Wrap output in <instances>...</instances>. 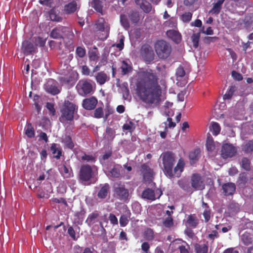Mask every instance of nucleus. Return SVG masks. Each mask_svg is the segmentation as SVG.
I'll use <instances>...</instances> for the list:
<instances>
[{
  "instance_id": "34",
  "label": "nucleus",
  "mask_w": 253,
  "mask_h": 253,
  "mask_svg": "<svg viewBox=\"0 0 253 253\" xmlns=\"http://www.w3.org/2000/svg\"><path fill=\"white\" fill-rule=\"evenodd\" d=\"M242 241L246 246L252 244L253 241L252 235L247 232H245L242 236Z\"/></svg>"
},
{
  "instance_id": "26",
  "label": "nucleus",
  "mask_w": 253,
  "mask_h": 253,
  "mask_svg": "<svg viewBox=\"0 0 253 253\" xmlns=\"http://www.w3.org/2000/svg\"><path fill=\"white\" fill-rule=\"evenodd\" d=\"M128 17L132 24L136 25L139 22L141 16L138 11L131 10L128 13Z\"/></svg>"
},
{
  "instance_id": "24",
  "label": "nucleus",
  "mask_w": 253,
  "mask_h": 253,
  "mask_svg": "<svg viewBox=\"0 0 253 253\" xmlns=\"http://www.w3.org/2000/svg\"><path fill=\"white\" fill-rule=\"evenodd\" d=\"M135 3L145 13H149L152 9L151 4L145 0H135Z\"/></svg>"
},
{
  "instance_id": "40",
  "label": "nucleus",
  "mask_w": 253,
  "mask_h": 253,
  "mask_svg": "<svg viewBox=\"0 0 253 253\" xmlns=\"http://www.w3.org/2000/svg\"><path fill=\"white\" fill-rule=\"evenodd\" d=\"M120 22L122 26L126 29L128 30L130 27V24L128 18L125 14H121L120 16Z\"/></svg>"
},
{
  "instance_id": "14",
  "label": "nucleus",
  "mask_w": 253,
  "mask_h": 253,
  "mask_svg": "<svg viewBox=\"0 0 253 253\" xmlns=\"http://www.w3.org/2000/svg\"><path fill=\"white\" fill-rule=\"evenodd\" d=\"M97 102L98 101L96 98L94 96H92L84 99L83 101L82 105L84 109L87 110H91L95 108Z\"/></svg>"
},
{
  "instance_id": "46",
  "label": "nucleus",
  "mask_w": 253,
  "mask_h": 253,
  "mask_svg": "<svg viewBox=\"0 0 253 253\" xmlns=\"http://www.w3.org/2000/svg\"><path fill=\"white\" fill-rule=\"evenodd\" d=\"M200 38V33L193 34L191 37L193 47L195 48L199 46V42Z\"/></svg>"
},
{
  "instance_id": "43",
  "label": "nucleus",
  "mask_w": 253,
  "mask_h": 253,
  "mask_svg": "<svg viewBox=\"0 0 253 253\" xmlns=\"http://www.w3.org/2000/svg\"><path fill=\"white\" fill-rule=\"evenodd\" d=\"M121 69L122 74L123 75H126L131 71L132 67L131 66L128 65L126 61L124 60L122 62Z\"/></svg>"
},
{
  "instance_id": "7",
  "label": "nucleus",
  "mask_w": 253,
  "mask_h": 253,
  "mask_svg": "<svg viewBox=\"0 0 253 253\" xmlns=\"http://www.w3.org/2000/svg\"><path fill=\"white\" fill-rule=\"evenodd\" d=\"M93 176V170L88 165L81 166L79 174V179L84 185L89 184L88 182Z\"/></svg>"
},
{
  "instance_id": "8",
  "label": "nucleus",
  "mask_w": 253,
  "mask_h": 253,
  "mask_svg": "<svg viewBox=\"0 0 253 253\" xmlns=\"http://www.w3.org/2000/svg\"><path fill=\"white\" fill-rule=\"evenodd\" d=\"M50 37L55 39H63L64 36H71L74 35L72 31L68 27L60 26L52 30L50 34Z\"/></svg>"
},
{
  "instance_id": "9",
  "label": "nucleus",
  "mask_w": 253,
  "mask_h": 253,
  "mask_svg": "<svg viewBox=\"0 0 253 253\" xmlns=\"http://www.w3.org/2000/svg\"><path fill=\"white\" fill-rule=\"evenodd\" d=\"M96 29L99 31L104 32V34L99 37V39L104 41L107 39L109 34V26L104 19L101 18L99 19L95 23Z\"/></svg>"
},
{
  "instance_id": "15",
  "label": "nucleus",
  "mask_w": 253,
  "mask_h": 253,
  "mask_svg": "<svg viewBox=\"0 0 253 253\" xmlns=\"http://www.w3.org/2000/svg\"><path fill=\"white\" fill-rule=\"evenodd\" d=\"M79 9L80 6L78 5L77 1L73 0L64 5L63 12L67 15H70L78 11Z\"/></svg>"
},
{
  "instance_id": "22",
  "label": "nucleus",
  "mask_w": 253,
  "mask_h": 253,
  "mask_svg": "<svg viewBox=\"0 0 253 253\" xmlns=\"http://www.w3.org/2000/svg\"><path fill=\"white\" fill-rule=\"evenodd\" d=\"M141 198L150 201H154L156 200L155 191L147 188L145 189L142 193Z\"/></svg>"
},
{
  "instance_id": "30",
  "label": "nucleus",
  "mask_w": 253,
  "mask_h": 253,
  "mask_svg": "<svg viewBox=\"0 0 253 253\" xmlns=\"http://www.w3.org/2000/svg\"><path fill=\"white\" fill-rule=\"evenodd\" d=\"M108 79L107 74L104 72H100L97 73L95 77V79L97 83L100 85H102L105 83Z\"/></svg>"
},
{
  "instance_id": "29",
  "label": "nucleus",
  "mask_w": 253,
  "mask_h": 253,
  "mask_svg": "<svg viewBox=\"0 0 253 253\" xmlns=\"http://www.w3.org/2000/svg\"><path fill=\"white\" fill-rule=\"evenodd\" d=\"M187 223L192 228H196L199 224V220L194 214H190L188 216Z\"/></svg>"
},
{
  "instance_id": "18",
  "label": "nucleus",
  "mask_w": 253,
  "mask_h": 253,
  "mask_svg": "<svg viewBox=\"0 0 253 253\" xmlns=\"http://www.w3.org/2000/svg\"><path fill=\"white\" fill-rule=\"evenodd\" d=\"M45 89L46 92L52 95H56L60 92V90L56 85V84L52 80L48 81L45 84Z\"/></svg>"
},
{
  "instance_id": "23",
  "label": "nucleus",
  "mask_w": 253,
  "mask_h": 253,
  "mask_svg": "<svg viewBox=\"0 0 253 253\" xmlns=\"http://www.w3.org/2000/svg\"><path fill=\"white\" fill-rule=\"evenodd\" d=\"M178 186L187 192H192L193 190L190 186L189 180L186 178H182L177 182Z\"/></svg>"
},
{
  "instance_id": "59",
  "label": "nucleus",
  "mask_w": 253,
  "mask_h": 253,
  "mask_svg": "<svg viewBox=\"0 0 253 253\" xmlns=\"http://www.w3.org/2000/svg\"><path fill=\"white\" fill-rule=\"evenodd\" d=\"M232 76L234 79L237 81H241L243 79V77L240 73L236 72L235 71H233L232 72Z\"/></svg>"
},
{
  "instance_id": "58",
  "label": "nucleus",
  "mask_w": 253,
  "mask_h": 253,
  "mask_svg": "<svg viewBox=\"0 0 253 253\" xmlns=\"http://www.w3.org/2000/svg\"><path fill=\"white\" fill-rule=\"evenodd\" d=\"M68 233L73 240H77V238L76 237V232L74 228L72 226H70L68 229Z\"/></svg>"
},
{
  "instance_id": "6",
  "label": "nucleus",
  "mask_w": 253,
  "mask_h": 253,
  "mask_svg": "<svg viewBox=\"0 0 253 253\" xmlns=\"http://www.w3.org/2000/svg\"><path fill=\"white\" fill-rule=\"evenodd\" d=\"M92 81L88 79L81 80L79 81L76 88L79 94L85 96L93 92Z\"/></svg>"
},
{
  "instance_id": "4",
  "label": "nucleus",
  "mask_w": 253,
  "mask_h": 253,
  "mask_svg": "<svg viewBox=\"0 0 253 253\" xmlns=\"http://www.w3.org/2000/svg\"><path fill=\"white\" fill-rule=\"evenodd\" d=\"M154 48L158 57L161 59H167L171 52L170 44L163 40L157 41L155 43Z\"/></svg>"
},
{
  "instance_id": "13",
  "label": "nucleus",
  "mask_w": 253,
  "mask_h": 253,
  "mask_svg": "<svg viewBox=\"0 0 253 253\" xmlns=\"http://www.w3.org/2000/svg\"><path fill=\"white\" fill-rule=\"evenodd\" d=\"M141 171L143 174V180L145 181H151L153 176V170L147 164L141 166Z\"/></svg>"
},
{
  "instance_id": "25",
  "label": "nucleus",
  "mask_w": 253,
  "mask_h": 253,
  "mask_svg": "<svg viewBox=\"0 0 253 253\" xmlns=\"http://www.w3.org/2000/svg\"><path fill=\"white\" fill-rule=\"evenodd\" d=\"M50 150L54 158L56 159L60 158L62 155V149L59 144L56 143L51 144Z\"/></svg>"
},
{
  "instance_id": "5",
  "label": "nucleus",
  "mask_w": 253,
  "mask_h": 253,
  "mask_svg": "<svg viewBox=\"0 0 253 253\" xmlns=\"http://www.w3.org/2000/svg\"><path fill=\"white\" fill-rule=\"evenodd\" d=\"M114 196L121 201H126L128 199L129 191L121 182H116L113 185Z\"/></svg>"
},
{
  "instance_id": "28",
  "label": "nucleus",
  "mask_w": 253,
  "mask_h": 253,
  "mask_svg": "<svg viewBox=\"0 0 253 253\" xmlns=\"http://www.w3.org/2000/svg\"><path fill=\"white\" fill-rule=\"evenodd\" d=\"M224 1L225 0H217V1L213 4L212 9L210 11V12L215 14H219L222 8V4L223 3Z\"/></svg>"
},
{
  "instance_id": "20",
  "label": "nucleus",
  "mask_w": 253,
  "mask_h": 253,
  "mask_svg": "<svg viewBox=\"0 0 253 253\" xmlns=\"http://www.w3.org/2000/svg\"><path fill=\"white\" fill-rule=\"evenodd\" d=\"M202 208L204 209L203 215L205 222H208L211 216V211L208 204L204 201H202Z\"/></svg>"
},
{
  "instance_id": "12",
  "label": "nucleus",
  "mask_w": 253,
  "mask_h": 253,
  "mask_svg": "<svg viewBox=\"0 0 253 253\" xmlns=\"http://www.w3.org/2000/svg\"><path fill=\"white\" fill-rule=\"evenodd\" d=\"M221 152L222 157L226 159L234 156L236 153V149L232 144H225L222 146Z\"/></svg>"
},
{
  "instance_id": "49",
  "label": "nucleus",
  "mask_w": 253,
  "mask_h": 253,
  "mask_svg": "<svg viewBox=\"0 0 253 253\" xmlns=\"http://www.w3.org/2000/svg\"><path fill=\"white\" fill-rule=\"evenodd\" d=\"M200 154V150L199 149H197L194 151H192L189 154V159L191 160L196 161L198 160Z\"/></svg>"
},
{
  "instance_id": "48",
  "label": "nucleus",
  "mask_w": 253,
  "mask_h": 253,
  "mask_svg": "<svg viewBox=\"0 0 253 253\" xmlns=\"http://www.w3.org/2000/svg\"><path fill=\"white\" fill-rule=\"evenodd\" d=\"M235 91V87L234 86H230L229 89L223 95V99L224 100L231 99Z\"/></svg>"
},
{
  "instance_id": "56",
  "label": "nucleus",
  "mask_w": 253,
  "mask_h": 253,
  "mask_svg": "<svg viewBox=\"0 0 253 253\" xmlns=\"http://www.w3.org/2000/svg\"><path fill=\"white\" fill-rule=\"evenodd\" d=\"M108 219L113 225H116L118 224V219L114 214L110 213L109 215Z\"/></svg>"
},
{
  "instance_id": "39",
  "label": "nucleus",
  "mask_w": 253,
  "mask_h": 253,
  "mask_svg": "<svg viewBox=\"0 0 253 253\" xmlns=\"http://www.w3.org/2000/svg\"><path fill=\"white\" fill-rule=\"evenodd\" d=\"M241 167L247 171H249L251 169V161L249 159L246 157L242 158L241 162Z\"/></svg>"
},
{
  "instance_id": "50",
  "label": "nucleus",
  "mask_w": 253,
  "mask_h": 253,
  "mask_svg": "<svg viewBox=\"0 0 253 253\" xmlns=\"http://www.w3.org/2000/svg\"><path fill=\"white\" fill-rule=\"evenodd\" d=\"M129 217V215L126 214H123L121 216L120 218V224L122 227H125L126 226L129 222V220L128 218Z\"/></svg>"
},
{
  "instance_id": "19",
  "label": "nucleus",
  "mask_w": 253,
  "mask_h": 253,
  "mask_svg": "<svg viewBox=\"0 0 253 253\" xmlns=\"http://www.w3.org/2000/svg\"><path fill=\"white\" fill-rule=\"evenodd\" d=\"M100 216V212L98 211H95L88 214L85 223L89 227L92 226L95 223L98 221V218Z\"/></svg>"
},
{
  "instance_id": "37",
  "label": "nucleus",
  "mask_w": 253,
  "mask_h": 253,
  "mask_svg": "<svg viewBox=\"0 0 253 253\" xmlns=\"http://www.w3.org/2000/svg\"><path fill=\"white\" fill-rule=\"evenodd\" d=\"M25 134L29 138L35 137V132L34 127L31 123H28L25 128Z\"/></svg>"
},
{
  "instance_id": "54",
  "label": "nucleus",
  "mask_w": 253,
  "mask_h": 253,
  "mask_svg": "<svg viewBox=\"0 0 253 253\" xmlns=\"http://www.w3.org/2000/svg\"><path fill=\"white\" fill-rule=\"evenodd\" d=\"M163 225L167 228H170L173 225V220L171 217H167L163 221Z\"/></svg>"
},
{
  "instance_id": "21",
  "label": "nucleus",
  "mask_w": 253,
  "mask_h": 253,
  "mask_svg": "<svg viewBox=\"0 0 253 253\" xmlns=\"http://www.w3.org/2000/svg\"><path fill=\"white\" fill-rule=\"evenodd\" d=\"M168 37L176 43H179L181 41V36L178 32L174 30H169L167 32Z\"/></svg>"
},
{
  "instance_id": "32",
  "label": "nucleus",
  "mask_w": 253,
  "mask_h": 253,
  "mask_svg": "<svg viewBox=\"0 0 253 253\" xmlns=\"http://www.w3.org/2000/svg\"><path fill=\"white\" fill-rule=\"evenodd\" d=\"M242 150L246 153L253 151V141L249 140L245 142L242 146Z\"/></svg>"
},
{
  "instance_id": "44",
  "label": "nucleus",
  "mask_w": 253,
  "mask_h": 253,
  "mask_svg": "<svg viewBox=\"0 0 253 253\" xmlns=\"http://www.w3.org/2000/svg\"><path fill=\"white\" fill-rule=\"evenodd\" d=\"M144 236L147 240L151 241L153 240L154 238L153 230L151 228H147L144 232Z\"/></svg>"
},
{
  "instance_id": "36",
  "label": "nucleus",
  "mask_w": 253,
  "mask_h": 253,
  "mask_svg": "<svg viewBox=\"0 0 253 253\" xmlns=\"http://www.w3.org/2000/svg\"><path fill=\"white\" fill-rule=\"evenodd\" d=\"M121 167L120 165H115L110 170V176L114 178H119L120 175V169Z\"/></svg>"
},
{
  "instance_id": "55",
  "label": "nucleus",
  "mask_w": 253,
  "mask_h": 253,
  "mask_svg": "<svg viewBox=\"0 0 253 253\" xmlns=\"http://www.w3.org/2000/svg\"><path fill=\"white\" fill-rule=\"evenodd\" d=\"M185 75V71L182 66H179L176 69V77L182 78Z\"/></svg>"
},
{
  "instance_id": "11",
  "label": "nucleus",
  "mask_w": 253,
  "mask_h": 253,
  "mask_svg": "<svg viewBox=\"0 0 253 253\" xmlns=\"http://www.w3.org/2000/svg\"><path fill=\"white\" fill-rule=\"evenodd\" d=\"M191 187L195 190H202L205 188L204 182L198 173H194L191 177Z\"/></svg>"
},
{
  "instance_id": "16",
  "label": "nucleus",
  "mask_w": 253,
  "mask_h": 253,
  "mask_svg": "<svg viewBox=\"0 0 253 253\" xmlns=\"http://www.w3.org/2000/svg\"><path fill=\"white\" fill-rule=\"evenodd\" d=\"M222 189L225 196H232L235 192L236 185L232 182L224 183L222 186Z\"/></svg>"
},
{
  "instance_id": "61",
  "label": "nucleus",
  "mask_w": 253,
  "mask_h": 253,
  "mask_svg": "<svg viewBox=\"0 0 253 253\" xmlns=\"http://www.w3.org/2000/svg\"><path fill=\"white\" fill-rule=\"evenodd\" d=\"M82 73L85 76L90 75V70L89 68L86 65L83 66L82 67Z\"/></svg>"
},
{
  "instance_id": "1",
  "label": "nucleus",
  "mask_w": 253,
  "mask_h": 253,
  "mask_svg": "<svg viewBox=\"0 0 253 253\" xmlns=\"http://www.w3.org/2000/svg\"><path fill=\"white\" fill-rule=\"evenodd\" d=\"M135 94L144 103L158 105L161 102L162 90L156 73L152 70L140 73L136 83Z\"/></svg>"
},
{
  "instance_id": "53",
  "label": "nucleus",
  "mask_w": 253,
  "mask_h": 253,
  "mask_svg": "<svg viewBox=\"0 0 253 253\" xmlns=\"http://www.w3.org/2000/svg\"><path fill=\"white\" fill-rule=\"evenodd\" d=\"M103 108L102 107H98L95 110L93 117L95 118L99 119L103 117Z\"/></svg>"
},
{
  "instance_id": "35",
  "label": "nucleus",
  "mask_w": 253,
  "mask_h": 253,
  "mask_svg": "<svg viewBox=\"0 0 253 253\" xmlns=\"http://www.w3.org/2000/svg\"><path fill=\"white\" fill-rule=\"evenodd\" d=\"M196 253H207L208 247L205 244H196L194 246Z\"/></svg>"
},
{
  "instance_id": "57",
  "label": "nucleus",
  "mask_w": 253,
  "mask_h": 253,
  "mask_svg": "<svg viewBox=\"0 0 253 253\" xmlns=\"http://www.w3.org/2000/svg\"><path fill=\"white\" fill-rule=\"evenodd\" d=\"M82 160L86 162H95V158L92 155L84 154L81 158Z\"/></svg>"
},
{
  "instance_id": "51",
  "label": "nucleus",
  "mask_w": 253,
  "mask_h": 253,
  "mask_svg": "<svg viewBox=\"0 0 253 253\" xmlns=\"http://www.w3.org/2000/svg\"><path fill=\"white\" fill-rule=\"evenodd\" d=\"M106 133L108 140H113L115 136V131L111 127H107Z\"/></svg>"
},
{
  "instance_id": "10",
  "label": "nucleus",
  "mask_w": 253,
  "mask_h": 253,
  "mask_svg": "<svg viewBox=\"0 0 253 253\" xmlns=\"http://www.w3.org/2000/svg\"><path fill=\"white\" fill-rule=\"evenodd\" d=\"M140 54L146 62H150L154 60V51L149 44H144L141 46Z\"/></svg>"
},
{
  "instance_id": "60",
  "label": "nucleus",
  "mask_w": 253,
  "mask_h": 253,
  "mask_svg": "<svg viewBox=\"0 0 253 253\" xmlns=\"http://www.w3.org/2000/svg\"><path fill=\"white\" fill-rule=\"evenodd\" d=\"M130 97L129 90L127 87H126L123 91V97L125 100H126Z\"/></svg>"
},
{
  "instance_id": "47",
  "label": "nucleus",
  "mask_w": 253,
  "mask_h": 253,
  "mask_svg": "<svg viewBox=\"0 0 253 253\" xmlns=\"http://www.w3.org/2000/svg\"><path fill=\"white\" fill-rule=\"evenodd\" d=\"M192 14L190 12H186L182 14L180 17V19L183 22L187 23L189 22L192 18Z\"/></svg>"
},
{
  "instance_id": "27",
  "label": "nucleus",
  "mask_w": 253,
  "mask_h": 253,
  "mask_svg": "<svg viewBox=\"0 0 253 253\" xmlns=\"http://www.w3.org/2000/svg\"><path fill=\"white\" fill-rule=\"evenodd\" d=\"M109 189L110 186L109 184L105 183L104 185H103L101 187L97 193V197L98 198L101 199H105L108 195Z\"/></svg>"
},
{
  "instance_id": "38",
  "label": "nucleus",
  "mask_w": 253,
  "mask_h": 253,
  "mask_svg": "<svg viewBox=\"0 0 253 253\" xmlns=\"http://www.w3.org/2000/svg\"><path fill=\"white\" fill-rule=\"evenodd\" d=\"M49 16L50 19L52 21L61 22L62 20V18L56 13L55 11L53 9H51L49 12Z\"/></svg>"
},
{
  "instance_id": "64",
  "label": "nucleus",
  "mask_w": 253,
  "mask_h": 253,
  "mask_svg": "<svg viewBox=\"0 0 253 253\" xmlns=\"http://www.w3.org/2000/svg\"><path fill=\"white\" fill-rule=\"evenodd\" d=\"M218 237V234L217 231L213 230L212 231V233L209 234L208 238L209 239L213 240L214 239L217 238Z\"/></svg>"
},
{
  "instance_id": "52",
  "label": "nucleus",
  "mask_w": 253,
  "mask_h": 253,
  "mask_svg": "<svg viewBox=\"0 0 253 253\" xmlns=\"http://www.w3.org/2000/svg\"><path fill=\"white\" fill-rule=\"evenodd\" d=\"M86 51L84 47L78 46L76 49V54L80 58L84 57L85 55Z\"/></svg>"
},
{
  "instance_id": "63",
  "label": "nucleus",
  "mask_w": 253,
  "mask_h": 253,
  "mask_svg": "<svg viewBox=\"0 0 253 253\" xmlns=\"http://www.w3.org/2000/svg\"><path fill=\"white\" fill-rule=\"evenodd\" d=\"M99 58L98 56L95 52H92L89 56V59L90 61H97Z\"/></svg>"
},
{
  "instance_id": "45",
  "label": "nucleus",
  "mask_w": 253,
  "mask_h": 253,
  "mask_svg": "<svg viewBox=\"0 0 253 253\" xmlns=\"http://www.w3.org/2000/svg\"><path fill=\"white\" fill-rule=\"evenodd\" d=\"M206 148L209 152H212L215 148L214 141L212 138L208 137L206 142Z\"/></svg>"
},
{
  "instance_id": "41",
  "label": "nucleus",
  "mask_w": 253,
  "mask_h": 253,
  "mask_svg": "<svg viewBox=\"0 0 253 253\" xmlns=\"http://www.w3.org/2000/svg\"><path fill=\"white\" fill-rule=\"evenodd\" d=\"M248 181L247 175L245 172H242L239 174L237 183L239 185H245Z\"/></svg>"
},
{
  "instance_id": "42",
  "label": "nucleus",
  "mask_w": 253,
  "mask_h": 253,
  "mask_svg": "<svg viewBox=\"0 0 253 253\" xmlns=\"http://www.w3.org/2000/svg\"><path fill=\"white\" fill-rule=\"evenodd\" d=\"M210 130L212 132L213 135H217L219 133L221 128L218 123L216 122H213L211 124Z\"/></svg>"
},
{
  "instance_id": "31",
  "label": "nucleus",
  "mask_w": 253,
  "mask_h": 253,
  "mask_svg": "<svg viewBox=\"0 0 253 253\" xmlns=\"http://www.w3.org/2000/svg\"><path fill=\"white\" fill-rule=\"evenodd\" d=\"M62 142L68 149H72L74 147V143L70 135H65L62 138Z\"/></svg>"
},
{
  "instance_id": "62",
  "label": "nucleus",
  "mask_w": 253,
  "mask_h": 253,
  "mask_svg": "<svg viewBox=\"0 0 253 253\" xmlns=\"http://www.w3.org/2000/svg\"><path fill=\"white\" fill-rule=\"evenodd\" d=\"M62 172L64 177L68 178L71 176V173L70 172L68 168L65 165L63 167Z\"/></svg>"
},
{
  "instance_id": "33",
  "label": "nucleus",
  "mask_w": 253,
  "mask_h": 253,
  "mask_svg": "<svg viewBox=\"0 0 253 253\" xmlns=\"http://www.w3.org/2000/svg\"><path fill=\"white\" fill-rule=\"evenodd\" d=\"M91 6L96 11L102 14L103 5L101 0H92Z\"/></svg>"
},
{
  "instance_id": "17",
  "label": "nucleus",
  "mask_w": 253,
  "mask_h": 253,
  "mask_svg": "<svg viewBox=\"0 0 253 253\" xmlns=\"http://www.w3.org/2000/svg\"><path fill=\"white\" fill-rule=\"evenodd\" d=\"M34 45L29 41L23 42L21 47V50L25 55H28L35 51Z\"/></svg>"
},
{
  "instance_id": "2",
  "label": "nucleus",
  "mask_w": 253,
  "mask_h": 253,
  "mask_svg": "<svg viewBox=\"0 0 253 253\" xmlns=\"http://www.w3.org/2000/svg\"><path fill=\"white\" fill-rule=\"evenodd\" d=\"M175 155L170 151H167L162 153L161 158L163 166V170L164 174L169 178L174 176L179 177L184 170L185 163L182 159H179L176 166H173L175 162Z\"/></svg>"
},
{
  "instance_id": "3",
  "label": "nucleus",
  "mask_w": 253,
  "mask_h": 253,
  "mask_svg": "<svg viewBox=\"0 0 253 253\" xmlns=\"http://www.w3.org/2000/svg\"><path fill=\"white\" fill-rule=\"evenodd\" d=\"M60 116L59 120L60 122L65 125L67 124H71L73 122L74 116L75 113L78 111V106L69 101H65L60 108Z\"/></svg>"
}]
</instances>
